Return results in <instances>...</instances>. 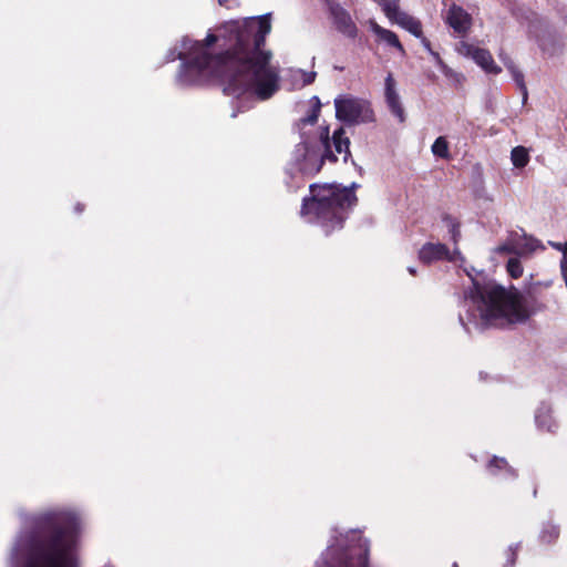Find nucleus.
Listing matches in <instances>:
<instances>
[{"mask_svg": "<svg viewBox=\"0 0 567 567\" xmlns=\"http://www.w3.org/2000/svg\"><path fill=\"white\" fill-rule=\"evenodd\" d=\"M529 32L536 38L540 49L544 52H547L549 55H554L560 51V43L547 29V27H544L542 23H533L530 25Z\"/></svg>", "mask_w": 567, "mask_h": 567, "instance_id": "obj_10", "label": "nucleus"}, {"mask_svg": "<svg viewBox=\"0 0 567 567\" xmlns=\"http://www.w3.org/2000/svg\"><path fill=\"white\" fill-rule=\"evenodd\" d=\"M505 66L511 72L514 81L516 82L517 86L522 91L523 100L526 101L528 96L527 87L524 81V74L515 65V63L512 60L505 61Z\"/></svg>", "mask_w": 567, "mask_h": 567, "instance_id": "obj_17", "label": "nucleus"}, {"mask_svg": "<svg viewBox=\"0 0 567 567\" xmlns=\"http://www.w3.org/2000/svg\"><path fill=\"white\" fill-rule=\"evenodd\" d=\"M408 270L411 275H415V269L413 267H410Z\"/></svg>", "mask_w": 567, "mask_h": 567, "instance_id": "obj_34", "label": "nucleus"}, {"mask_svg": "<svg viewBox=\"0 0 567 567\" xmlns=\"http://www.w3.org/2000/svg\"><path fill=\"white\" fill-rule=\"evenodd\" d=\"M337 117L349 124L368 123L374 120L371 104L362 99L344 96L334 100Z\"/></svg>", "mask_w": 567, "mask_h": 567, "instance_id": "obj_5", "label": "nucleus"}, {"mask_svg": "<svg viewBox=\"0 0 567 567\" xmlns=\"http://www.w3.org/2000/svg\"><path fill=\"white\" fill-rule=\"evenodd\" d=\"M465 272L472 280V287L464 292V299L475 308L474 319L486 326H503L527 318L518 290L505 289L495 282L481 285L470 270L465 269Z\"/></svg>", "mask_w": 567, "mask_h": 567, "instance_id": "obj_2", "label": "nucleus"}, {"mask_svg": "<svg viewBox=\"0 0 567 567\" xmlns=\"http://www.w3.org/2000/svg\"><path fill=\"white\" fill-rule=\"evenodd\" d=\"M74 533L71 525L50 522L34 540L24 567H73Z\"/></svg>", "mask_w": 567, "mask_h": 567, "instance_id": "obj_3", "label": "nucleus"}, {"mask_svg": "<svg viewBox=\"0 0 567 567\" xmlns=\"http://www.w3.org/2000/svg\"><path fill=\"white\" fill-rule=\"evenodd\" d=\"M386 18L393 22L399 24L401 28L405 29L416 38L422 35V24L421 22L402 11L399 6L393 8L390 12L385 13Z\"/></svg>", "mask_w": 567, "mask_h": 567, "instance_id": "obj_14", "label": "nucleus"}, {"mask_svg": "<svg viewBox=\"0 0 567 567\" xmlns=\"http://www.w3.org/2000/svg\"><path fill=\"white\" fill-rule=\"evenodd\" d=\"M386 18L393 22L399 24L401 28L405 29L416 38L422 35V24L421 22L402 11L399 6L393 8L390 12L385 13Z\"/></svg>", "mask_w": 567, "mask_h": 567, "instance_id": "obj_13", "label": "nucleus"}, {"mask_svg": "<svg viewBox=\"0 0 567 567\" xmlns=\"http://www.w3.org/2000/svg\"><path fill=\"white\" fill-rule=\"evenodd\" d=\"M504 464H506V461L504 458H496V457L494 460H492L489 463L491 466H496L498 468H501L502 465H504Z\"/></svg>", "mask_w": 567, "mask_h": 567, "instance_id": "obj_30", "label": "nucleus"}, {"mask_svg": "<svg viewBox=\"0 0 567 567\" xmlns=\"http://www.w3.org/2000/svg\"><path fill=\"white\" fill-rule=\"evenodd\" d=\"M432 152L435 156L441 158H450L449 143L446 138L443 136L437 137L432 145Z\"/></svg>", "mask_w": 567, "mask_h": 567, "instance_id": "obj_20", "label": "nucleus"}, {"mask_svg": "<svg viewBox=\"0 0 567 567\" xmlns=\"http://www.w3.org/2000/svg\"><path fill=\"white\" fill-rule=\"evenodd\" d=\"M384 96L385 102L393 115H395L402 123L405 121L404 109L401 104L400 96L396 92V82L391 73L388 74L384 81Z\"/></svg>", "mask_w": 567, "mask_h": 567, "instance_id": "obj_12", "label": "nucleus"}, {"mask_svg": "<svg viewBox=\"0 0 567 567\" xmlns=\"http://www.w3.org/2000/svg\"><path fill=\"white\" fill-rule=\"evenodd\" d=\"M301 75H302V82L305 85H309L311 84L315 79H316V72H305V71H301Z\"/></svg>", "mask_w": 567, "mask_h": 567, "instance_id": "obj_28", "label": "nucleus"}, {"mask_svg": "<svg viewBox=\"0 0 567 567\" xmlns=\"http://www.w3.org/2000/svg\"><path fill=\"white\" fill-rule=\"evenodd\" d=\"M419 259L423 264H431L439 260L464 261L461 251L455 248L452 252L446 245L441 243H426L419 250Z\"/></svg>", "mask_w": 567, "mask_h": 567, "instance_id": "obj_8", "label": "nucleus"}, {"mask_svg": "<svg viewBox=\"0 0 567 567\" xmlns=\"http://www.w3.org/2000/svg\"><path fill=\"white\" fill-rule=\"evenodd\" d=\"M430 54L433 56L437 66L440 68V70L443 72L444 75L453 74V70L444 63V61L441 59V56L437 52L430 50Z\"/></svg>", "mask_w": 567, "mask_h": 567, "instance_id": "obj_24", "label": "nucleus"}, {"mask_svg": "<svg viewBox=\"0 0 567 567\" xmlns=\"http://www.w3.org/2000/svg\"><path fill=\"white\" fill-rule=\"evenodd\" d=\"M511 158L515 167L523 168L528 164L529 155L525 147L516 146L512 150Z\"/></svg>", "mask_w": 567, "mask_h": 567, "instance_id": "obj_18", "label": "nucleus"}, {"mask_svg": "<svg viewBox=\"0 0 567 567\" xmlns=\"http://www.w3.org/2000/svg\"><path fill=\"white\" fill-rule=\"evenodd\" d=\"M507 271L513 278H519L523 275V266L517 258H511L507 262Z\"/></svg>", "mask_w": 567, "mask_h": 567, "instance_id": "obj_22", "label": "nucleus"}, {"mask_svg": "<svg viewBox=\"0 0 567 567\" xmlns=\"http://www.w3.org/2000/svg\"><path fill=\"white\" fill-rule=\"evenodd\" d=\"M382 7V11L385 13L390 12L393 8L399 6L400 0H373Z\"/></svg>", "mask_w": 567, "mask_h": 567, "instance_id": "obj_26", "label": "nucleus"}, {"mask_svg": "<svg viewBox=\"0 0 567 567\" xmlns=\"http://www.w3.org/2000/svg\"><path fill=\"white\" fill-rule=\"evenodd\" d=\"M511 555H512L511 566H513L515 564V559H516V551H513Z\"/></svg>", "mask_w": 567, "mask_h": 567, "instance_id": "obj_32", "label": "nucleus"}, {"mask_svg": "<svg viewBox=\"0 0 567 567\" xmlns=\"http://www.w3.org/2000/svg\"><path fill=\"white\" fill-rule=\"evenodd\" d=\"M230 0H218L219 4L221 6H225L229 2Z\"/></svg>", "mask_w": 567, "mask_h": 567, "instance_id": "obj_33", "label": "nucleus"}, {"mask_svg": "<svg viewBox=\"0 0 567 567\" xmlns=\"http://www.w3.org/2000/svg\"><path fill=\"white\" fill-rule=\"evenodd\" d=\"M332 143L336 150V153L343 155V161L347 162L350 156L349 145L350 141L347 136H344V130L338 128L332 134Z\"/></svg>", "mask_w": 567, "mask_h": 567, "instance_id": "obj_16", "label": "nucleus"}, {"mask_svg": "<svg viewBox=\"0 0 567 567\" xmlns=\"http://www.w3.org/2000/svg\"><path fill=\"white\" fill-rule=\"evenodd\" d=\"M324 153H321L318 147L311 146L308 143H300L295 151V158L299 164V169L307 175H315L318 173L326 159L337 162L338 157L330 151L329 143L324 144Z\"/></svg>", "mask_w": 567, "mask_h": 567, "instance_id": "obj_6", "label": "nucleus"}, {"mask_svg": "<svg viewBox=\"0 0 567 567\" xmlns=\"http://www.w3.org/2000/svg\"><path fill=\"white\" fill-rule=\"evenodd\" d=\"M539 246L536 239L529 238L523 246L517 247V254L532 252Z\"/></svg>", "mask_w": 567, "mask_h": 567, "instance_id": "obj_25", "label": "nucleus"}, {"mask_svg": "<svg viewBox=\"0 0 567 567\" xmlns=\"http://www.w3.org/2000/svg\"><path fill=\"white\" fill-rule=\"evenodd\" d=\"M311 197L303 200L302 214L315 213L319 219L342 224L341 210L353 206L357 196L348 187L340 188L336 185H311Z\"/></svg>", "mask_w": 567, "mask_h": 567, "instance_id": "obj_4", "label": "nucleus"}, {"mask_svg": "<svg viewBox=\"0 0 567 567\" xmlns=\"http://www.w3.org/2000/svg\"><path fill=\"white\" fill-rule=\"evenodd\" d=\"M445 9L442 11L444 22L458 34H465L472 27V17L461 6L450 0H443Z\"/></svg>", "mask_w": 567, "mask_h": 567, "instance_id": "obj_7", "label": "nucleus"}, {"mask_svg": "<svg viewBox=\"0 0 567 567\" xmlns=\"http://www.w3.org/2000/svg\"><path fill=\"white\" fill-rule=\"evenodd\" d=\"M536 423L538 427L546 429L548 432H554L556 429L555 422L551 420L549 411L546 409H540L536 413Z\"/></svg>", "mask_w": 567, "mask_h": 567, "instance_id": "obj_19", "label": "nucleus"}, {"mask_svg": "<svg viewBox=\"0 0 567 567\" xmlns=\"http://www.w3.org/2000/svg\"><path fill=\"white\" fill-rule=\"evenodd\" d=\"M329 10L333 18L336 28L343 34L354 38L357 35V27L352 21L350 14L336 2H329Z\"/></svg>", "mask_w": 567, "mask_h": 567, "instance_id": "obj_11", "label": "nucleus"}, {"mask_svg": "<svg viewBox=\"0 0 567 567\" xmlns=\"http://www.w3.org/2000/svg\"><path fill=\"white\" fill-rule=\"evenodd\" d=\"M270 31V14L231 21L220 35L208 34L205 43H193L179 58L189 72L219 79L227 95L252 92L267 100L279 89L278 71L270 63L272 53L264 49Z\"/></svg>", "mask_w": 567, "mask_h": 567, "instance_id": "obj_1", "label": "nucleus"}, {"mask_svg": "<svg viewBox=\"0 0 567 567\" xmlns=\"http://www.w3.org/2000/svg\"><path fill=\"white\" fill-rule=\"evenodd\" d=\"M338 567H368L367 553L360 554L358 557H350L342 560Z\"/></svg>", "mask_w": 567, "mask_h": 567, "instance_id": "obj_21", "label": "nucleus"}, {"mask_svg": "<svg viewBox=\"0 0 567 567\" xmlns=\"http://www.w3.org/2000/svg\"><path fill=\"white\" fill-rule=\"evenodd\" d=\"M445 76L449 79H452L453 81L457 82L458 84H461L464 79L462 74L455 72L454 70H453L452 75H445Z\"/></svg>", "mask_w": 567, "mask_h": 567, "instance_id": "obj_29", "label": "nucleus"}, {"mask_svg": "<svg viewBox=\"0 0 567 567\" xmlns=\"http://www.w3.org/2000/svg\"><path fill=\"white\" fill-rule=\"evenodd\" d=\"M496 252L498 254H517V247L515 246H511V245H501L498 247H496L495 249Z\"/></svg>", "mask_w": 567, "mask_h": 567, "instance_id": "obj_27", "label": "nucleus"}, {"mask_svg": "<svg viewBox=\"0 0 567 567\" xmlns=\"http://www.w3.org/2000/svg\"><path fill=\"white\" fill-rule=\"evenodd\" d=\"M420 39H421L423 47L430 52V50H432L430 41L422 35L420 37Z\"/></svg>", "mask_w": 567, "mask_h": 567, "instance_id": "obj_31", "label": "nucleus"}, {"mask_svg": "<svg viewBox=\"0 0 567 567\" xmlns=\"http://www.w3.org/2000/svg\"><path fill=\"white\" fill-rule=\"evenodd\" d=\"M453 567H457V564H454V566H453Z\"/></svg>", "mask_w": 567, "mask_h": 567, "instance_id": "obj_35", "label": "nucleus"}, {"mask_svg": "<svg viewBox=\"0 0 567 567\" xmlns=\"http://www.w3.org/2000/svg\"><path fill=\"white\" fill-rule=\"evenodd\" d=\"M444 219L447 221V226L450 227L452 240L456 245L461 238L460 225L451 217H445Z\"/></svg>", "mask_w": 567, "mask_h": 567, "instance_id": "obj_23", "label": "nucleus"}, {"mask_svg": "<svg viewBox=\"0 0 567 567\" xmlns=\"http://www.w3.org/2000/svg\"><path fill=\"white\" fill-rule=\"evenodd\" d=\"M458 52L472 58L487 73L498 74L502 71L494 62L489 51L486 49L477 48L466 42H461Z\"/></svg>", "mask_w": 567, "mask_h": 567, "instance_id": "obj_9", "label": "nucleus"}, {"mask_svg": "<svg viewBox=\"0 0 567 567\" xmlns=\"http://www.w3.org/2000/svg\"><path fill=\"white\" fill-rule=\"evenodd\" d=\"M372 31L380 38V40L384 41L390 47L395 48L401 55H405V50L394 32L384 29L377 23L372 25Z\"/></svg>", "mask_w": 567, "mask_h": 567, "instance_id": "obj_15", "label": "nucleus"}]
</instances>
